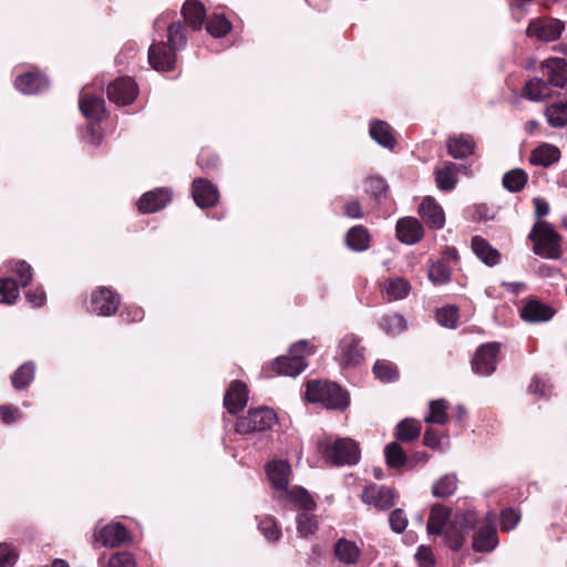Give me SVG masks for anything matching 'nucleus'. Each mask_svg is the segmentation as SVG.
Segmentation results:
<instances>
[{
	"instance_id": "1",
	"label": "nucleus",
	"mask_w": 567,
	"mask_h": 567,
	"mask_svg": "<svg viewBox=\"0 0 567 567\" xmlns=\"http://www.w3.org/2000/svg\"><path fill=\"white\" fill-rule=\"evenodd\" d=\"M167 41L154 42L148 49V62L158 72H168L175 68L176 51L187 45V32L182 22H173L167 28Z\"/></svg>"
},
{
	"instance_id": "2",
	"label": "nucleus",
	"mask_w": 567,
	"mask_h": 567,
	"mask_svg": "<svg viewBox=\"0 0 567 567\" xmlns=\"http://www.w3.org/2000/svg\"><path fill=\"white\" fill-rule=\"evenodd\" d=\"M306 398L312 403H323L328 409L344 410L349 405V395L337 383L309 381Z\"/></svg>"
},
{
	"instance_id": "3",
	"label": "nucleus",
	"mask_w": 567,
	"mask_h": 567,
	"mask_svg": "<svg viewBox=\"0 0 567 567\" xmlns=\"http://www.w3.org/2000/svg\"><path fill=\"white\" fill-rule=\"evenodd\" d=\"M529 239L534 241V254L547 259L560 258L561 238L548 223L540 221L536 224L529 234Z\"/></svg>"
},
{
	"instance_id": "4",
	"label": "nucleus",
	"mask_w": 567,
	"mask_h": 567,
	"mask_svg": "<svg viewBox=\"0 0 567 567\" xmlns=\"http://www.w3.org/2000/svg\"><path fill=\"white\" fill-rule=\"evenodd\" d=\"M315 349L307 340H299L290 346L288 355H281L274 361V370L288 377L299 375L308 365L303 354H313Z\"/></svg>"
},
{
	"instance_id": "5",
	"label": "nucleus",
	"mask_w": 567,
	"mask_h": 567,
	"mask_svg": "<svg viewBox=\"0 0 567 567\" xmlns=\"http://www.w3.org/2000/svg\"><path fill=\"white\" fill-rule=\"evenodd\" d=\"M320 449L324 458L334 466H351L360 461V449L349 437L337 439L332 443H320Z\"/></svg>"
},
{
	"instance_id": "6",
	"label": "nucleus",
	"mask_w": 567,
	"mask_h": 567,
	"mask_svg": "<svg viewBox=\"0 0 567 567\" xmlns=\"http://www.w3.org/2000/svg\"><path fill=\"white\" fill-rule=\"evenodd\" d=\"M277 422V414L267 406L250 409L246 415L236 421V432L239 434H250L254 432H264Z\"/></svg>"
},
{
	"instance_id": "7",
	"label": "nucleus",
	"mask_w": 567,
	"mask_h": 567,
	"mask_svg": "<svg viewBox=\"0 0 567 567\" xmlns=\"http://www.w3.org/2000/svg\"><path fill=\"white\" fill-rule=\"evenodd\" d=\"M364 352L361 338L354 333H347L338 343L334 359L342 369L355 368L364 361Z\"/></svg>"
},
{
	"instance_id": "8",
	"label": "nucleus",
	"mask_w": 567,
	"mask_h": 567,
	"mask_svg": "<svg viewBox=\"0 0 567 567\" xmlns=\"http://www.w3.org/2000/svg\"><path fill=\"white\" fill-rule=\"evenodd\" d=\"M499 343L482 344L471 361L472 371L480 377H488L495 372L499 353Z\"/></svg>"
},
{
	"instance_id": "9",
	"label": "nucleus",
	"mask_w": 567,
	"mask_h": 567,
	"mask_svg": "<svg viewBox=\"0 0 567 567\" xmlns=\"http://www.w3.org/2000/svg\"><path fill=\"white\" fill-rule=\"evenodd\" d=\"M79 107L82 115L91 121L100 122L106 116V106L102 93H96L91 86H84L79 96Z\"/></svg>"
},
{
	"instance_id": "10",
	"label": "nucleus",
	"mask_w": 567,
	"mask_h": 567,
	"mask_svg": "<svg viewBox=\"0 0 567 567\" xmlns=\"http://www.w3.org/2000/svg\"><path fill=\"white\" fill-rule=\"evenodd\" d=\"M565 29L563 21L554 18L533 19L527 28V35L542 42L556 41Z\"/></svg>"
},
{
	"instance_id": "11",
	"label": "nucleus",
	"mask_w": 567,
	"mask_h": 567,
	"mask_svg": "<svg viewBox=\"0 0 567 567\" xmlns=\"http://www.w3.org/2000/svg\"><path fill=\"white\" fill-rule=\"evenodd\" d=\"M107 97L116 105H130L137 96L138 89L130 76H121L107 85Z\"/></svg>"
},
{
	"instance_id": "12",
	"label": "nucleus",
	"mask_w": 567,
	"mask_h": 567,
	"mask_svg": "<svg viewBox=\"0 0 567 567\" xmlns=\"http://www.w3.org/2000/svg\"><path fill=\"white\" fill-rule=\"evenodd\" d=\"M120 306V296L106 287L97 288L91 297L89 310L97 316L109 317L116 312Z\"/></svg>"
},
{
	"instance_id": "13",
	"label": "nucleus",
	"mask_w": 567,
	"mask_h": 567,
	"mask_svg": "<svg viewBox=\"0 0 567 567\" xmlns=\"http://www.w3.org/2000/svg\"><path fill=\"white\" fill-rule=\"evenodd\" d=\"M395 491L391 487L378 484H370L361 494V499L368 505L378 509L386 511L394 505Z\"/></svg>"
},
{
	"instance_id": "14",
	"label": "nucleus",
	"mask_w": 567,
	"mask_h": 567,
	"mask_svg": "<svg viewBox=\"0 0 567 567\" xmlns=\"http://www.w3.org/2000/svg\"><path fill=\"white\" fill-rule=\"evenodd\" d=\"M192 196L200 208L215 206L219 200V192L215 184L206 178H195L192 183Z\"/></svg>"
},
{
	"instance_id": "15",
	"label": "nucleus",
	"mask_w": 567,
	"mask_h": 567,
	"mask_svg": "<svg viewBox=\"0 0 567 567\" xmlns=\"http://www.w3.org/2000/svg\"><path fill=\"white\" fill-rule=\"evenodd\" d=\"M476 142L468 133L454 134L446 140V153L454 159H465L475 154Z\"/></svg>"
},
{
	"instance_id": "16",
	"label": "nucleus",
	"mask_w": 567,
	"mask_h": 567,
	"mask_svg": "<svg viewBox=\"0 0 567 567\" xmlns=\"http://www.w3.org/2000/svg\"><path fill=\"white\" fill-rule=\"evenodd\" d=\"M173 192L168 187H158L144 193L138 202V209L144 214L156 213L172 200Z\"/></svg>"
},
{
	"instance_id": "17",
	"label": "nucleus",
	"mask_w": 567,
	"mask_h": 567,
	"mask_svg": "<svg viewBox=\"0 0 567 567\" xmlns=\"http://www.w3.org/2000/svg\"><path fill=\"white\" fill-rule=\"evenodd\" d=\"M556 310L549 305L538 300L529 299L520 309V318L528 323H540L549 321Z\"/></svg>"
},
{
	"instance_id": "18",
	"label": "nucleus",
	"mask_w": 567,
	"mask_h": 567,
	"mask_svg": "<svg viewBox=\"0 0 567 567\" xmlns=\"http://www.w3.org/2000/svg\"><path fill=\"white\" fill-rule=\"evenodd\" d=\"M94 537L105 547H117L128 539L130 533L123 524L112 523L95 530Z\"/></svg>"
},
{
	"instance_id": "19",
	"label": "nucleus",
	"mask_w": 567,
	"mask_h": 567,
	"mask_svg": "<svg viewBox=\"0 0 567 567\" xmlns=\"http://www.w3.org/2000/svg\"><path fill=\"white\" fill-rule=\"evenodd\" d=\"M14 85L23 94H38L49 87V80L41 72L28 71L16 79Z\"/></svg>"
},
{
	"instance_id": "20",
	"label": "nucleus",
	"mask_w": 567,
	"mask_h": 567,
	"mask_svg": "<svg viewBox=\"0 0 567 567\" xmlns=\"http://www.w3.org/2000/svg\"><path fill=\"white\" fill-rule=\"evenodd\" d=\"M419 215L424 223L433 228L441 229L445 225V215L442 206L432 197H425L419 206Z\"/></svg>"
},
{
	"instance_id": "21",
	"label": "nucleus",
	"mask_w": 567,
	"mask_h": 567,
	"mask_svg": "<svg viewBox=\"0 0 567 567\" xmlns=\"http://www.w3.org/2000/svg\"><path fill=\"white\" fill-rule=\"evenodd\" d=\"M396 237L405 245H414L420 241L424 235L422 224L414 217H403L398 220Z\"/></svg>"
},
{
	"instance_id": "22",
	"label": "nucleus",
	"mask_w": 567,
	"mask_h": 567,
	"mask_svg": "<svg viewBox=\"0 0 567 567\" xmlns=\"http://www.w3.org/2000/svg\"><path fill=\"white\" fill-rule=\"evenodd\" d=\"M248 391L244 382L233 381L224 396V406L230 414H237L247 404Z\"/></svg>"
},
{
	"instance_id": "23",
	"label": "nucleus",
	"mask_w": 567,
	"mask_h": 567,
	"mask_svg": "<svg viewBox=\"0 0 567 567\" xmlns=\"http://www.w3.org/2000/svg\"><path fill=\"white\" fill-rule=\"evenodd\" d=\"M544 75L548 76L550 85L564 87L567 83V61L559 58L546 60L542 65Z\"/></svg>"
},
{
	"instance_id": "24",
	"label": "nucleus",
	"mask_w": 567,
	"mask_h": 567,
	"mask_svg": "<svg viewBox=\"0 0 567 567\" xmlns=\"http://www.w3.org/2000/svg\"><path fill=\"white\" fill-rule=\"evenodd\" d=\"M451 508L435 504L431 507L426 529L430 535H443L447 522H450Z\"/></svg>"
},
{
	"instance_id": "25",
	"label": "nucleus",
	"mask_w": 567,
	"mask_h": 567,
	"mask_svg": "<svg viewBox=\"0 0 567 567\" xmlns=\"http://www.w3.org/2000/svg\"><path fill=\"white\" fill-rule=\"evenodd\" d=\"M475 256L485 265L493 267L499 262L501 254L481 236H474L471 241Z\"/></svg>"
},
{
	"instance_id": "26",
	"label": "nucleus",
	"mask_w": 567,
	"mask_h": 567,
	"mask_svg": "<svg viewBox=\"0 0 567 567\" xmlns=\"http://www.w3.org/2000/svg\"><path fill=\"white\" fill-rule=\"evenodd\" d=\"M333 554L340 564L350 566L358 561L361 550L354 542L340 538L333 546Z\"/></svg>"
},
{
	"instance_id": "27",
	"label": "nucleus",
	"mask_w": 567,
	"mask_h": 567,
	"mask_svg": "<svg viewBox=\"0 0 567 567\" xmlns=\"http://www.w3.org/2000/svg\"><path fill=\"white\" fill-rule=\"evenodd\" d=\"M267 476L272 486L278 489L286 492L289 484V472L290 466L284 461H274L266 467Z\"/></svg>"
},
{
	"instance_id": "28",
	"label": "nucleus",
	"mask_w": 567,
	"mask_h": 567,
	"mask_svg": "<svg viewBox=\"0 0 567 567\" xmlns=\"http://www.w3.org/2000/svg\"><path fill=\"white\" fill-rule=\"evenodd\" d=\"M182 14L194 31L200 30L206 20L205 7L198 0H187L182 7Z\"/></svg>"
},
{
	"instance_id": "29",
	"label": "nucleus",
	"mask_w": 567,
	"mask_h": 567,
	"mask_svg": "<svg viewBox=\"0 0 567 567\" xmlns=\"http://www.w3.org/2000/svg\"><path fill=\"white\" fill-rule=\"evenodd\" d=\"M498 545V537L495 527L482 526L474 534L473 549L477 553H489Z\"/></svg>"
},
{
	"instance_id": "30",
	"label": "nucleus",
	"mask_w": 567,
	"mask_h": 567,
	"mask_svg": "<svg viewBox=\"0 0 567 567\" xmlns=\"http://www.w3.org/2000/svg\"><path fill=\"white\" fill-rule=\"evenodd\" d=\"M559 158V148L551 144L544 143L532 152L529 163L535 166L549 167L551 164L558 162Z\"/></svg>"
},
{
	"instance_id": "31",
	"label": "nucleus",
	"mask_w": 567,
	"mask_h": 567,
	"mask_svg": "<svg viewBox=\"0 0 567 567\" xmlns=\"http://www.w3.org/2000/svg\"><path fill=\"white\" fill-rule=\"evenodd\" d=\"M369 134L382 147L392 150L396 144L391 126L384 121H371Z\"/></svg>"
},
{
	"instance_id": "32",
	"label": "nucleus",
	"mask_w": 567,
	"mask_h": 567,
	"mask_svg": "<svg viewBox=\"0 0 567 567\" xmlns=\"http://www.w3.org/2000/svg\"><path fill=\"white\" fill-rule=\"evenodd\" d=\"M456 167V164L449 162L443 167L435 168V184L440 190L451 192L455 188L458 182Z\"/></svg>"
},
{
	"instance_id": "33",
	"label": "nucleus",
	"mask_w": 567,
	"mask_h": 567,
	"mask_svg": "<svg viewBox=\"0 0 567 567\" xmlns=\"http://www.w3.org/2000/svg\"><path fill=\"white\" fill-rule=\"evenodd\" d=\"M411 286L409 281L403 278L395 277L385 280L383 285V291L386 295L389 301H395L404 299L409 296Z\"/></svg>"
},
{
	"instance_id": "34",
	"label": "nucleus",
	"mask_w": 567,
	"mask_h": 567,
	"mask_svg": "<svg viewBox=\"0 0 567 567\" xmlns=\"http://www.w3.org/2000/svg\"><path fill=\"white\" fill-rule=\"evenodd\" d=\"M369 233L363 226L351 227L346 235L347 246L354 251H364L369 248Z\"/></svg>"
},
{
	"instance_id": "35",
	"label": "nucleus",
	"mask_w": 567,
	"mask_h": 567,
	"mask_svg": "<svg viewBox=\"0 0 567 567\" xmlns=\"http://www.w3.org/2000/svg\"><path fill=\"white\" fill-rule=\"evenodd\" d=\"M548 84L539 78L528 81L523 90V95L533 102H542L549 96Z\"/></svg>"
},
{
	"instance_id": "36",
	"label": "nucleus",
	"mask_w": 567,
	"mask_h": 567,
	"mask_svg": "<svg viewBox=\"0 0 567 567\" xmlns=\"http://www.w3.org/2000/svg\"><path fill=\"white\" fill-rule=\"evenodd\" d=\"M379 327L388 336H398L404 332L408 328L406 320L400 313H389L381 317Z\"/></svg>"
},
{
	"instance_id": "37",
	"label": "nucleus",
	"mask_w": 567,
	"mask_h": 567,
	"mask_svg": "<svg viewBox=\"0 0 567 567\" xmlns=\"http://www.w3.org/2000/svg\"><path fill=\"white\" fill-rule=\"evenodd\" d=\"M35 374V364L32 361H28L21 364L12 374V385L17 390H23L30 385Z\"/></svg>"
},
{
	"instance_id": "38",
	"label": "nucleus",
	"mask_w": 567,
	"mask_h": 567,
	"mask_svg": "<svg viewBox=\"0 0 567 567\" xmlns=\"http://www.w3.org/2000/svg\"><path fill=\"white\" fill-rule=\"evenodd\" d=\"M206 30L214 38H223L231 30V23L224 13H213L206 20Z\"/></svg>"
},
{
	"instance_id": "39",
	"label": "nucleus",
	"mask_w": 567,
	"mask_h": 567,
	"mask_svg": "<svg viewBox=\"0 0 567 567\" xmlns=\"http://www.w3.org/2000/svg\"><path fill=\"white\" fill-rule=\"evenodd\" d=\"M528 181L527 173L522 168H514L503 175L502 184L511 193H517L524 188Z\"/></svg>"
},
{
	"instance_id": "40",
	"label": "nucleus",
	"mask_w": 567,
	"mask_h": 567,
	"mask_svg": "<svg viewBox=\"0 0 567 567\" xmlns=\"http://www.w3.org/2000/svg\"><path fill=\"white\" fill-rule=\"evenodd\" d=\"M421 424L414 419H404L396 425V439L401 442H411L420 436Z\"/></svg>"
},
{
	"instance_id": "41",
	"label": "nucleus",
	"mask_w": 567,
	"mask_h": 567,
	"mask_svg": "<svg viewBox=\"0 0 567 567\" xmlns=\"http://www.w3.org/2000/svg\"><path fill=\"white\" fill-rule=\"evenodd\" d=\"M457 487V478L454 474H445L432 485V495L445 498L453 495Z\"/></svg>"
},
{
	"instance_id": "42",
	"label": "nucleus",
	"mask_w": 567,
	"mask_h": 567,
	"mask_svg": "<svg viewBox=\"0 0 567 567\" xmlns=\"http://www.w3.org/2000/svg\"><path fill=\"white\" fill-rule=\"evenodd\" d=\"M547 122L553 127H564L567 125V102H557L548 106L545 111Z\"/></svg>"
},
{
	"instance_id": "43",
	"label": "nucleus",
	"mask_w": 567,
	"mask_h": 567,
	"mask_svg": "<svg viewBox=\"0 0 567 567\" xmlns=\"http://www.w3.org/2000/svg\"><path fill=\"white\" fill-rule=\"evenodd\" d=\"M385 462L389 467L398 468L410 463L403 449L396 442L388 444L384 449Z\"/></svg>"
},
{
	"instance_id": "44",
	"label": "nucleus",
	"mask_w": 567,
	"mask_h": 567,
	"mask_svg": "<svg viewBox=\"0 0 567 567\" xmlns=\"http://www.w3.org/2000/svg\"><path fill=\"white\" fill-rule=\"evenodd\" d=\"M374 377L384 383L394 382L399 379V371L394 363L388 360H378L372 368Z\"/></svg>"
},
{
	"instance_id": "45",
	"label": "nucleus",
	"mask_w": 567,
	"mask_h": 567,
	"mask_svg": "<svg viewBox=\"0 0 567 567\" xmlns=\"http://www.w3.org/2000/svg\"><path fill=\"white\" fill-rule=\"evenodd\" d=\"M446 402L442 399L430 402L429 413L424 416L426 423L444 425L449 421Z\"/></svg>"
},
{
	"instance_id": "46",
	"label": "nucleus",
	"mask_w": 567,
	"mask_h": 567,
	"mask_svg": "<svg viewBox=\"0 0 567 567\" xmlns=\"http://www.w3.org/2000/svg\"><path fill=\"white\" fill-rule=\"evenodd\" d=\"M451 268L444 260L433 261L427 270V277L434 285L447 284L451 280Z\"/></svg>"
},
{
	"instance_id": "47",
	"label": "nucleus",
	"mask_w": 567,
	"mask_h": 567,
	"mask_svg": "<svg viewBox=\"0 0 567 567\" xmlns=\"http://www.w3.org/2000/svg\"><path fill=\"white\" fill-rule=\"evenodd\" d=\"M287 497L307 513L313 511L317 506L316 502L303 487H293L291 491L287 492Z\"/></svg>"
},
{
	"instance_id": "48",
	"label": "nucleus",
	"mask_w": 567,
	"mask_h": 567,
	"mask_svg": "<svg viewBox=\"0 0 567 567\" xmlns=\"http://www.w3.org/2000/svg\"><path fill=\"white\" fill-rule=\"evenodd\" d=\"M297 532L300 537H309L318 529V519L315 515L301 512L297 515Z\"/></svg>"
},
{
	"instance_id": "49",
	"label": "nucleus",
	"mask_w": 567,
	"mask_h": 567,
	"mask_svg": "<svg viewBox=\"0 0 567 567\" xmlns=\"http://www.w3.org/2000/svg\"><path fill=\"white\" fill-rule=\"evenodd\" d=\"M446 545L452 550H458L465 542V532L460 528L456 523L451 522L443 532Z\"/></svg>"
},
{
	"instance_id": "50",
	"label": "nucleus",
	"mask_w": 567,
	"mask_h": 567,
	"mask_svg": "<svg viewBox=\"0 0 567 567\" xmlns=\"http://www.w3.org/2000/svg\"><path fill=\"white\" fill-rule=\"evenodd\" d=\"M19 297V287L12 278H0V302L12 305Z\"/></svg>"
},
{
	"instance_id": "51",
	"label": "nucleus",
	"mask_w": 567,
	"mask_h": 567,
	"mask_svg": "<svg viewBox=\"0 0 567 567\" xmlns=\"http://www.w3.org/2000/svg\"><path fill=\"white\" fill-rule=\"evenodd\" d=\"M258 529L269 542H277L281 537V529L271 516L258 518Z\"/></svg>"
},
{
	"instance_id": "52",
	"label": "nucleus",
	"mask_w": 567,
	"mask_h": 567,
	"mask_svg": "<svg viewBox=\"0 0 567 567\" xmlns=\"http://www.w3.org/2000/svg\"><path fill=\"white\" fill-rule=\"evenodd\" d=\"M9 269L18 277L22 287H27L33 279V269L24 260L12 261Z\"/></svg>"
},
{
	"instance_id": "53",
	"label": "nucleus",
	"mask_w": 567,
	"mask_h": 567,
	"mask_svg": "<svg viewBox=\"0 0 567 567\" xmlns=\"http://www.w3.org/2000/svg\"><path fill=\"white\" fill-rule=\"evenodd\" d=\"M435 318L440 326L455 328L458 320V309L454 306H445L437 309Z\"/></svg>"
},
{
	"instance_id": "54",
	"label": "nucleus",
	"mask_w": 567,
	"mask_h": 567,
	"mask_svg": "<svg viewBox=\"0 0 567 567\" xmlns=\"http://www.w3.org/2000/svg\"><path fill=\"white\" fill-rule=\"evenodd\" d=\"M520 520V513L513 508L507 507L501 512L499 526L503 532H509L514 529Z\"/></svg>"
},
{
	"instance_id": "55",
	"label": "nucleus",
	"mask_w": 567,
	"mask_h": 567,
	"mask_svg": "<svg viewBox=\"0 0 567 567\" xmlns=\"http://www.w3.org/2000/svg\"><path fill=\"white\" fill-rule=\"evenodd\" d=\"M388 185L382 177L374 176L369 177L365 181V193L370 194L374 198H380L385 195Z\"/></svg>"
},
{
	"instance_id": "56",
	"label": "nucleus",
	"mask_w": 567,
	"mask_h": 567,
	"mask_svg": "<svg viewBox=\"0 0 567 567\" xmlns=\"http://www.w3.org/2000/svg\"><path fill=\"white\" fill-rule=\"evenodd\" d=\"M18 560L17 549L9 543H0V567H12Z\"/></svg>"
},
{
	"instance_id": "57",
	"label": "nucleus",
	"mask_w": 567,
	"mask_h": 567,
	"mask_svg": "<svg viewBox=\"0 0 567 567\" xmlns=\"http://www.w3.org/2000/svg\"><path fill=\"white\" fill-rule=\"evenodd\" d=\"M465 533L473 530L477 524V515L474 511H465L453 520Z\"/></svg>"
},
{
	"instance_id": "58",
	"label": "nucleus",
	"mask_w": 567,
	"mask_h": 567,
	"mask_svg": "<svg viewBox=\"0 0 567 567\" xmlns=\"http://www.w3.org/2000/svg\"><path fill=\"white\" fill-rule=\"evenodd\" d=\"M109 567H136V560L131 553L117 551L111 556Z\"/></svg>"
},
{
	"instance_id": "59",
	"label": "nucleus",
	"mask_w": 567,
	"mask_h": 567,
	"mask_svg": "<svg viewBox=\"0 0 567 567\" xmlns=\"http://www.w3.org/2000/svg\"><path fill=\"white\" fill-rule=\"evenodd\" d=\"M389 523L391 529L394 533L401 534L405 530L408 526V518L401 508H396L391 513L389 517Z\"/></svg>"
},
{
	"instance_id": "60",
	"label": "nucleus",
	"mask_w": 567,
	"mask_h": 567,
	"mask_svg": "<svg viewBox=\"0 0 567 567\" xmlns=\"http://www.w3.org/2000/svg\"><path fill=\"white\" fill-rule=\"evenodd\" d=\"M343 214L352 219H361L364 217L362 206L358 199H350L344 203Z\"/></svg>"
},
{
	"instance_id": "61",
	"label": "nucleus",
	"mask_w": 567,
	"mask_h": 567,
	"mask_svg": "<svg viewBox=\"0 0 567 567\" xmlns=\"http://www.w3.org/2000/svg\"><path fill=\"white\" fill-rule=\"evenodd\" d=\"M120 316L126 322H137L144 318V310L138 306H127Z\"/></svg>"
},
{
	"instance_id": "62",
	"label": "nucleus",
	"mask_w": 567,
	"mask_h": 567,
	"mask_svg": "<svg viewBox=\"0 0 567 567\" xmlns=\"http://www.w3.org/2000/svg\"><path fill=\"white\" fill-rule=\"evenodd\" d=\"M415 559L417 560L420 567H433L435 563L432 550L425 546L419 547L415 554Z\"/></svg>"
},
{
	"instance_id": "63",
	"label": "nucleus",
	"mask_w": 567,
	"mask_h": 567,
	"mask_svg": "<svg viewBox=\"0 0 567 567\" xmlns=\"http://www.w3.org/2000/svg\"><path fill=\"white\" fill-rule=\"evenodd\" d=\"M21 415L18 408L12 405H0V420L4 424H11L16 422Z\"/></svg>"
},
{
	"instance_id": "64",
	"label": "nucleus",
	"mask_w": 567,
	"mask_h": 567,
	"mask_svg": "<svg viewBox=\"0 0 567 567\" xmlns=\"http://www.w3.org/2000/svg\"><path fill=\"white\" fill-rule=\"evenodd\" d=\"M25 298L29 303L37 308L42 307L47 301V295L41 287H37L33 290H29L25 293Z\"/></svg>"
}]
</instances>
